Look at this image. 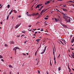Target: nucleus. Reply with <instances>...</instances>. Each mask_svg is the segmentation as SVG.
<instances>
[{
	"mask_svg": "<svg viewBox=\"0 0 74 74\" xmlns=\"http://www.w3.org/2000/svg\"><path fill=\"white\" fill-rule=\"evenodd\" d=\"M62 14H63L64 15V16L63 18L64 19H68V18H69V19L70 18H69V17L67 16V14H64V13H62Z\"/></svg>",
	"mask_w": 74,
	"mask_h": 74,
	"instance_id": "f257e3e1",
	"label": "nucleus"
},
{
	"mask_svg": "<svg viewBox=\"0 0 74 74\" xmlns=\"http://www.w3.org/2000/svg\"><path fill=\"white\" fill-rule=\"evenodd\" d=\"M47 48V46H46L45 47V49L43 50V51L41 53V54H43L45 52V50H46V48Z\"/></svg>",
	"mask_w": 74,
	"mask_h": 74,
	"instance_id": "f03ea898",
	"label": "nucleus"
},
{
	"mask_svg": "<svg viewBox=\"0 0 74 74\" xmlns=\"http://www.w3.org/2000/svg\"><path fill=\"white\" fill-rule=\"evenodd\" d=\"M74 42V36L73 38L71 40V42L72 43V44H73V42Z\"/></svg>",
	"mask_w": 74,
	"mask_h": 74,
	"instance_id": "7ed1b4c3",
	"label": "nucleus"
},
{
	"mask_svg": "<svg viewBox=\"0 0 74 74\" xmlns=\"http://www.w3.org/2000/svg\"><path fill=\"white\" fill-rule=\"evenodd\" d=\"M67 18L65 19L66 22H70V21H71V20H70V19H69L68 20H67Z\"/></svg>",
	"mask_w": 74,
	"mask_h": 74,
	"instance_id": "20e7f679",
	"label": "nucleus"
},
{
	"mask_svg": "<svg viewBox=\"0 0 74 74\" xmlns=\"http://www.w3.org/2000/svg\"><path fill=\"white\" fill-rule=\"evenodd\" d=\"M17 48H18V47H15L13 49V50L15 51V52H16V49H18Z\"/></svg>",
	"mask_w": 74,
	"mask_h": 74,
	"instance_id": "39448f33",
	"label": "nucleus"
},
{
	"mask_svg": "<svg viewBox=\"0 0 74 74\" xmlns=\"http://www.w3.org/2000/svg\"><path fill=\"white\" fill-rule=\"evenodd\" d=\"M56 57H55V56H54V64L55 65H56Z\"/></svg>",
	"mask_w": 74,
	"mask_h": 74,
	"instance_id": "423d86ee",
	"label": "nucleus"
},
{
	"mask_svg": "<svg viewBox=\"0 0 74 74\" xmlns=\"http://www.w3.org/2000/svg\"><path fill=\"white\" fill-rule=\"evenodd\" d=\"M21 25L20 24L18 25H16L15 27V29H17V28H18V27H19V26H20V25Z\"/></svg>",
	"mask_w": 74,
	"mask_h": 74,
	"instance_id": "0eeeda50",
	"label": "nucleus"
},
{
	"mask_svg": "<svg viewBox=\"0 0 74 74\" xmlns=\"http://www.w3.org/2000/svg\"><path fill=\"white\" fill-rule=\"evenodd\" d=\"M45 11H46L45 10L44 11V10H42V11L41 12H40V14H42V13L43 12H45Z\"/></svg>",
	"mask_w": 74,
	"mask_h": 74,
	"instance_id": "6e6552de",
	"label": "nucleus"
},
{
	"mask_svg": "<svg viewBox=\"0 0 74 74\" xmlns=\"http://www.w3.org/2000/svg\"><path fill=\"white\" fill-rule=\"evenodd\" d=\"M43 7H44L43 6H42L40 9H38L39 10V11H41V9H42Z\"/></svg>",
	"mask_w": 74,
	"mask_h": 74,
	"instance_id": "1a4fd4ad",
	"label": "nucleus"
},
{
	"mask_svg": "<svg viewBox=\"0 0 74 74\" xmlns=\"http://www.w3.org/2000/svg\"><path fill=\"white\" fill-rule=\"evenodd\" d=\"M10 44H14V42L13 41L10 42Z\"/></svg>",
	"mask_w": 74,
	"mask_h": 74,
	"instance_id": "9d476101",
	"label": "nucleus"
},
{
	"mask_svg": "<svg viewBox=\"0 0 74 74\" xmlns=\"http://www.w3.org/2000/svg\"><path fill=\"white\" fill-rule=\"evenodd\" d=\"M37 8H40V6H39L38 5L36 7V9H37Z\"/></svg>",
	"mask_w": 74,
	"mask_h": 74,
	"instance_id": "9b49d317",
	"label": "nucleus"
},
{
	"mask_svg": "<svg viewBox=\"0 0 74 74\" xmlns=\"http://www.w3.org/2000/svg\"><path fill=\"white\" fill-rule=\"evenodd\" d=\"M13 10V9L11 10V12H10V13L9 14V15H11V13H12V10Z\"/></svg>",
	"mask_w": 74,
	"mask_h": 74,
	"instance_id": "f8f14e48",
	"label": "nucleus"
},
{
	"mask_svg": "<svg viewBox=\"0 0 74 74\" xmlns=\"http://www.w3.org/2000/svg\"><path fill=\"white\" fill-rule=\"evenodd\" d=\"M31 15H33V16H34V15H36V13H33L32 14H31Z\"/></svg>",
	"mask_w": 74,
	"mask_h": 74,
	"instance_id": "ddd939ff",
	"label": "nucleus"
},
{
	"mask_svg": "<svg viewBox=\"0 0 74 74\" xmlns=\"http://www.w3.org/2000/svg\"><path fill=\"white\" fill-rule=\"evenodd\" d=\"M58 70L59 71H60V70H61V67H60L59 68Z\"/></svg>",
	"mask_w": 74,
	"mask_h": 74,
	"instance_id": "4468645a",
	"label": "nucleus"
},
{
	"mask_svg": "<svg viewBox=\"0 0 74 74\" xmlns=\"http://www.w3.org/2000/svg\"><path fill=\"white\" fill-rule=\"evenodd\" d=\"M9 16L10 15H9L8 16L7 18V20H8V18Z\"/></svg>",
	"mask_w": 74,
	"mask_h": 74,
	"instance_id": "2eb2a0df",
	"label": "nucleus"
},
{
	"mask_svg": "<svg viewBox=\"0 0 74 74\" xmlns=\"http://www.w3.org/2000/svg\"><path fill=\"white\" fill-rule=\"evenodd\" d=\"M14 13H17V11H16L15 10H14Z\"/></svg>",
	"mask_w": 74,
	"mask_h": 74,
	"instance_id": "dca6fc26",
	"label": "nucleus"
},
{
	"mask_svg": "<svg viewBox=\"0 0 74 74\" xmlns=\"http://www.w3.org/2000/svg\"><path fill=\"white\" fill-rule=\"evenodd\" d=\"M49 1H47V4H49V3H51V2H50Z\"/></svg>",
	"mask_w": 74,
	"mask_h": 74,
	"instance_id": "f3484780",
	"label": "nucleus"
},
{
	"mask_svg": "<svg viewBox=\"0 0 74 74\" xmlns=\"http://www.w3.org/2000/svg\"><path fill=\"white\" fill-rule=\"evenodd\" d=\"M69 2H71V3H73V1H68L67 3H69Z\"/></svg>",
	"mask_w": 74,
	"mask_h": 74,
	"instance_id": "a211bd4d",
	"label": "nucleus"
},
{
	"mask_svg": "<svg viewBox=\"0 0 74 74\" xmlns=\"http://www.w3.org/2000/svg\"><path fill=\"white\" fill-rule=\"evenodd\" d=\"M9 66L10 67H12V66L11 65H9Z\"/></svg>",
	"mask_w": 74,
	"mask_h": 74,
	"instance_id": "6ab92c4d",
	"label": "nucleus"
},
{
	"mask_svg": "<svg viewBox=\"0 0 74 74\" xmlns=\"http://www.w3.org/2000/svg\"><path fill=\"white\" fill-rule=\"evenodd\" d=\"M68 67L69 69V70H71V69H70V67H69V65H68Z\"/></svg>",
	"mask_w": 74,
	"mask_h": 74,
	"instance_id": "aec40b11",
	"label": "nucleus"
},
{
	"mask_svg": "<svg viewBox=\"0 0 74 74\" xmlns=\"http://www.w3.org/2000/svg\"><path fill=\"white\" fill-rule=\"evenodd\" d=\"M3 57L1 55H0V58H3Z\"/></svg>",
	"mask_w": 74,
	"mask_h": 74,
	"instance_id": "412c9836",
	"label": "nucleus"
},
{
	"mask_svg": "<svg viewBox=\"0 0 74 74\" xmlns=\"http://www.w3.org/2000/svg\"><path fill=\"white\" fill-rule=\"evenodd\" d=\"M10 5H8V8H10Z\"/></svg>",
	"mask_w": 74,
	"mask_h": 74,
	"instance_id": "4be33fe9",
	"label": "nucleus"
},
{
	"mask_svg": "<svg viewBox=\"0 0 74 74\" xmlns=\"http://www.w3.org/2000/svg\"><path fill=\"white\" fill-rule=\"evenodd\" d=\"M38 5L39 6V7H40V6H41V5H42V4H39V5Z\"/></svg>",
	"mask_w": 74,
	"mask_h": 74,
	"instance_id": "5701e85b",
	"label": "nucleus"
},
{
	"mask_svg": "<svg viewBox=\"0 0 74 74\" xmlns=\"http://www.w3.org/2000/svg\"><path fill=\"white\" fill-rule=\"evenodd\" d=\"M50 65H51V66H52V63H51V61H50Z\"/></svg>",
	"mask_w": 74,
	"mask_h": 74,
	"instance_id": "b1692460",
	"label": "nucleus"
},
{
	"mask_svg": "<svg viewBox=\"0 0 74 74\" xmlns=\"http://www.w3.org/2000/svg\"><path fill=\"white\" fill-rule=\"evenodd\" d=\"M37 51H37L35 53V56H36V55L37 54Z\"/></svg>",
	"mask_w": 74,
	"mask_h": 74,
	"instance_id": "393cba45",
	"label": "nucleus"
},
{
	"mask_svg": "<svg viewBox=\"0 0 74 74\" xmlns=\"http://www.w3.org/2000/svg\"><path fill=\"white\" fill-rule=\"evenodd\" d=\"M63 27H67V26H66L65 25H63Z\"/></svg>",
	"mask_w": 74,
	"mask_h": 74,
	"instance_id": "a878e982",
	"label": "nucleus"
},
{
	"mask_svg": "<svg viewBox=\"0 0 74 74\" xmlns=\"http://www.w3.org/2000/svg\"><path fill=\"white\" fill-rule=\"evenodd\" d=\"M64 11H67V10L66 9H64Z\"/></svg>",
	"mask_w": 74,
	"mask_h": 74,
	"instance_id": "bb28decb",
	"label": "nucleus"
},
{
	"mask_svg": "<svg viewBox=\"0 0 74 74\" xmlns=\"http://www.w3.org/2000/svg\"><path fill=\"white\" fill-rule=\"evenodd\" d=\"M40 39H37V40H36V41H40Z\"/></svg>",
	"mask_w": 74,
	"mask_h": 74,
	"instance_id": "cd10ccee",
	"label": "nucleus"
},
{
	"mask_svg": "<svg viewBox=\"0 0 74 74\" xmlns=\"http://www.w3.org/2000/svg\"><path fill=\"white\" fill-rule=\"evenodd\" d=\"M28 31H29V32H32V29H31L30 30L28 29Z\"/></svg>",
	"mask_w": 74,
	"mask_h": 74,
	"instance_id": "c85d7f7f",
	"label": "nucleus"
},
{
	"mask_svg": "<svg viewBox=\"0 0 74 74\" xmlns=\"http://www.w3.org/2000/svg\"><path fill=\"white\" fill-rule=\"evenodd\" d=\"M26 42H27V41L26 40L24 42V44H26Z\"/></svg>",
	"mask_w": 74,
	"mask_h": 74,
	"instance_id": "c756f323",
	"label": "nucleus"
},
{
	"mask_svg": "<svg viewBox=\"0 0 74 74\" xmlns=\"http://www.w3.org/2000/svg\"><path fill=\"white\" fill-rule=\"evenodd\" d=\"M71 55L72 58H74V55L73 56V55Z\"/></svg>",
	"mask_w": 74,
	"mask_h": 74,
	"instance_id": "7c9ffc66",
	"label": "nucleus"
},
{
	"mask_svg": "<svg viewBox=\"0 0 74 74\" xmlns=\"http://www.w3.org/2000/svg\"><path fill=\"white\" fill-rule=\"evenodd\" d=\"M21 17V15H19L18 16V18H20Z\"/></svg>",
	"mask_w": 74,
	"mask_h": 74,
	"instance_id": "2f4dec72",
	"label": "nucleus"
},
{
	"mask_svg": "<svg viewBox=\"0 0 74 74\" xmlns=\"http://www.w3.org/2000/svg\"><path fill=\"white\" fill-rule=\"evenodd\" d=\"M2 7H3V5H1V6L0 7V8H1H1H2Z\"/></svg>",
	"mask_w": 74,
	"mask_h": 74,
	"instance_id": "473e14b6",
	"label": "nucleus"
},
{
	"mask_svg": "<svg viewBox=\"0 0 74 74\" xmlns=\"http://www.w3.org/2000/svg\"><path fill=\"white\" fill-rule=\"evenodd\" d=\"M5 47H8V45H7L6 44H5Z\"/></svg>",
	"mask_w": 74,
	"mask_h": 74,
	"instance_id": "72a5a7b5",
	"label": "nucleus"
},
{
	"mask_svg": "<svg viewBox=\"0 0 74 74\" xmlns=\"http://www.w3.org/2000/svg\"><path fill=\"white\" fill-rule=\"evenodd\" d=\"M55 20L56 21V22H57V19L56 18H54Z\"/></svg>",
	"mask_w": 74,
	"mask_h": 74,
	"instance_id": "f704fd0d",
	"label": "nucleus"
},
{
	"mask_svg": "<svg viewBox=\"0 0 74 74\" xmlns=\"http://www.w3.org/2000/svg\"><path fill=\"white\" fill-rule=\"evenodd\" d=\"M20 36H21V35H19V36L17 35V37H19Z\"/></svg>",
	"mask_w": 74,
	"mask_h": 74,
	"instance_id": "c9c22d12",
	"label": "nucleus"
},
{
	"mask_svg": "<svg viewBox=\"0 0 74 74\" xmlns=\"http://www.w3.org/2000/svg\"><path fill=\"white\" fill-rule=\"evenodd\" d=\"M25 36V35H24V34L22 35L21 36V37H22V36Z\"/></svg>",
	"mask_w": 74,
	"mask_h": 74,
	"instance_id": "e433bc0d",
	"label": "nucleus"
},
{
	"mask_svg": "<svg viewBox=\"0 0 74 74\" xmlns=\"http://www.w3.org/2000/svg\"><path fill=\"white\" fill-rule=\"evenodd\" d=\"M38 14H39L38 13H37L36 14V15H38Z\"/></svg>",
	"mask_w": 74,
	"mask_h": 74,
	"instance_id": "4c0bfd02",
	"label": "nucleus"
},
{
	"mask_svg": "<svg viewBox=\"0 0 74 74\" xmlns=\"http://www.w3.org/2000/svg\"><path fill=\"white\" fill-rule=\"evenodd\" d=\"M57 21H59V18H57Z\"/></svg>",
	"mask_w": 74,
	"mask_h": 74,
	"instance_id": "58836bf2",
	"label": "nucleus"
},
{
	"mask_svg": "<svg viewBox=\"0 0 74 74\" xmlns=\"http://www.w3.org/2000/svg\"><path fill=\"white\" fill-rule=\"evenodd\" d=\"M41 30H40V31L41 32H42V31H43V29H41Z\"/></svg>",
	"mask_w": 74,
	"mask_h": 74,
	"instance_id": "ea45409f",
	"label": "nucleus"
},
{
	"mask_svg": "<svg viewBox=\"0 0 74 74\" xmlns=\"http://www.w3.org/2000/svg\"><path fill=\"white\" fill-rule=\"evenodd\" d=\"M31 26H32V25H30L29 26V27H31Z\"/></svg>",
	"mask_w": 74,
	"mask_h": 74,
	"instance_id": "a19ab883",
	"label": "nucleus"
},
{
	"mask_svg": "<svg viewBox=\"0 0 74 74\" xmlns=\"http://www.w3.org/2000/svg\"><path fill=\"white\" fill-rule=\"evenodd\" d=\"M0 24H1V25H2V24H3V23L2 22H1Z\"/></svg>",
	"mask_w": 74,
	"mask_h": 74,
	"instance_id": "79ce46f5",
	"label": "nucleus"
},
{
	"mask_svg": "<svg viewBox=\"0 0 74 74\" xmlns=\"http://www.w3.org/2000/svg\"><path fill=\"white\" fill-rule=\"evenodd\" d=\"M70 48L71 49H72V50H74V49H72V47H71Z\"/></svg>",
	"mask_w": 74,
	"mask_h": 74,
	"instance_id": "37998d69",
	"label": "nucleus"
},
{
	"mask_svg": "<svg viewBox=\"0 0 74 74\" xmlns=\"http://www.w3.org/2000/svg\"><path fill=\"white\" fill-rule=\"evenodd\" d=\"M53 53H55V51H54V49H53Z\"/></svg>",
	"mask_w": 74,
	"mask_h": 74,
	"instance_id": "c03bdc74",
	"label": "nucleus"
},
{
	"mask_svg": "<svg viewBox=\"0 0 74 74\" xmlns=\"http://www.w3.org/2000/svg\"><path fill=\"white\" fill-rule=\"evenodd\" d=\"M45 19L46 20H47V19H48V18H45Z\"/></svg>",
	"mask_w": 74,
	"mask_h": 74,
	"instance_id": "a18cd8bd",
	"label": "nucleus"
},
{
	"mask_svg": "<svg viewBox=\"0 0 74 74\" xmlns=\"http://www.w3.org/2000/svg\"><path fill=\"white\" fill-rule=\"evenodd\" d=\"M40 71H38V74H40Z\"/></svg>",
	"mask_w": 74,
	"mask_h": 74,
	"instance_id": "49530a36",
	"label": "nucleus"
},
{
	"mask_svg": "<svg viewBox=\"0 0 74 74\" xmlns=\"http://www.w3.org/2000/svg\"><path fill=\"white\" fill-rule=\"evenodd\" d=\"M23 55H26V54H25L24 53H23Z\"/></svg>",
	"mask_w": 74,
	"mask_h": 74,
	"instance_id": "de8ad7c7",
	"label": "nucleus"
},
{
	"mask_svg": "<svg viewBox=\"0 0 74 74\" xmlns=\"http://www.w3.org/2000/svg\"><path fill=\"white\" fill-rule=\"evenodd\" d=\"M53 55L54 56H55V53H53Z\"/></svg>",
	"mask_w": 74,
	"mask_h": 74,
	"instance_id": "09e8293b",
	"label": "nucleus"
},
{
	"mask_svg": "<svg viewBox=\"0 0 74 74\" xmlns=\"http://www.w3.org/2000/svg\"><path fill=\"white\" fill-rule=\"evenodd\" d=\"M73 53V55L74 56V53H73V52H72Z\"/></svg>",
	"mask_w": 74,
	"mask_h": 74,
	"instance_id": "8fccbe9b",
	"label": "nucleus"
},
{
	"mask_svg": "<svg viewBox=\"0 0 74 74\" xmlns=\"http://www.w3.org/2000/svg\"><path fill=\"white\" fill-rule=\"evenodd\" d=\"M1 60L2 61V62H4V60H3V59H1Z\"/></svg>",
	"mask_w": 74,
	"mask_h": 74,
	"instance_id": "3c124183",
	"label": "nucleus"
},
{
	"mask_svg": "<svg viewBox=\"0 0 74 74\" xmlns=\"http://www.w3.org/2000/svg\"><path fill=\"white\" fill-rule=\"evenodd\" d=\"M26 14H27V15L28 16H29V15H28V13H26Z\"/></svg>",
	"mask_w": 74,
	"mask_h": 74,
	"instance_id": "603ef678",
	"label": "nucleus"
},
{
	"mask_svg": "<svg viewBox=\"0 0 74 74\" xmlns=\"http://www.w3.org/2000/svg\"><path fill=\"white\" fill-rule=\"evenodd\" d=\"M60 56V54L59 55V56H58V58H59V56Z\"/></svg>",
	"mask_w": 74,
	"mask_h": 74,
	"instance_id": "864d4df0",
	"label": "nucleus"
},
{
	"mask_svg": "<svg viewBox=\"0 0 74 74\" xmlns=\"http://www.w3.org/2000/svg\"><path fill=\"white\" fill-rule=\"evenodd\" d=\"M37 32H35V34H37Z\"/></svg>",
	"mask_w": 74,
	"mask_h": 74,
	"instance_id": "5fc2aeb1",
	"label": "nucleus"
},
{
	"mask_svg": "<svg viewBox=\"0 0 74 74\" xmlns=\"http://www.w3.org/2000/svg\"><path fill=\"white\" fill-rule=\"evenodd\" d=\"M37 29H33L34 31H35V30H36Z\"/></svg>",
	"mask_w": 74,
	"mask_h": 74,
	"instance_id": "6e6d98bb",
	"label": "nucleus"
},
{
	"mask_svg": "<svg viewBox=\"0 0 74 74\" xmlns=\"http://www.w3.org/2000/svg\"><path fill=\"white\" fill-rule=\"evenodd\" d=\"M22 33H25V32H24L23 31H22Z\"/></svg>",
	"mask_w": 74,
	"mask_h": 74,
	"instance_id": "4d7b16f0",
	"label": "nucleus"
},
{
	"mask_svg": "<svg viewBox=\"0 0 74 74\" xmlns=\"http://www.w3.org/2000/svg\"><path fill=\"white\" fill-rule=\"evenodd\" d=\"M60 42H61V43H63V42H62V41H61V40H60Z\"/></svg>",
	"mask_w": 74,
	"mask_h": 74,
	"instance_id": "13d9d810",
	"label": "nucleus"
},
{
	"mask_svg": "<svg viewBox=\"0 0 74 74\" xmlns=\"http://www.w3.org/2000/svg\"><path fill=\"white\" fill-rule=\"evenodd\" d=\"M33 36H36V34H34V35H33Z\"/></svg>",
	"mask_w": 74,
	"mask_h": 74,
	"instance_id": "bf43d9fd",
	"label": "nucleus"
},
{
	"mask_svg": "<svg viewBox=\"0 0 74 74\" xmlns=\"http://www.w3.org/2000/svg\"><path fill=\"white\" fill-rule=\"evenodd\" d=\"M39 17H40V16L36 18V19H38V18Z\"/></svg>",
	"mask_w": 74,
	"mask_h": 74,
	"instance_id": "052dcab7",
	"label": "nucleus"
},
{
	"mask_svg": "<svg viewBox=\"0 0 74 74\" xmlns=\"http://www.w3.org/2000/svg\"><path fill=\"white\" fill-rule=\"evenodd\" d=\"M63 42H65V40H63Z\"/></svg>",
	"mask_w": 74,
	"mask_h": 74,
	"instance_id": "680f3d73",
	"label": "nucleus"
},
{
	"mask_svg": "<svg viewBox=\"0 0 74 74\" xmlns=\"http://www.w3.org/2000/svg\"><path fill=\"white\" fill-rule=\"evenodd\" d=\"M46 4H47V3H45V5H46Z\"/></svg>",
	"mask_w": 74,
	"mask_h": 74,
	"instance_id": "e2e57ef3",
	"label": "nucleus"
},
{
	"mask_svg": "<svg viewBox=\"0 0 74 74\" xmlns=\"http://www.w3.org/2000/svg\"><path fill=\"white\" fill-rule=\"evenodd\" d=\"M47 74H49V73H48V71H47Z\"/></svg>",
	"mask_w": 74,
	"mask_h": 74,
	"instance_id": "0e129e2a",
	"label": "nucleus"
},
{
	"mask_svg": "<svg viewBox=\"0 0 74 74\" xmlns=\"http://www.w3.org/2000/svg\"><path fill=\"white\" fill-rule=\"evenodd\" d=\"M72 36H73V35H71V36H71L70 37H71H71Z\"/></svg>",
	"mask_w": 74,
	"mask_h": 74,
	"instance_id": "69168bd1",
	"label": "nucleus"
},
{
	"mask_svg": "<svg viewBox=\"0 0 74 74\" xmlns=\"http://www.w3.org/2000/svg\"><path fill=\"white\" fill-rule=\"evenodd\" d=\"M72 70H73V71H74V69H72Z\"/></svg>",
	"mask_w": 74,
	"mask_h": 74,
	"instance_id": "338daca9",
	"label": "nucleus"
},
{
	"mask_svg": "<svg viewBox=\"0 0 74 74\" xmlns=\"http://www.w3.org/2000/svg\"><path fill=\"white\" fill-rule=\"evenodd\" d=\"M10 74H11V72H10Z\"/></svg>",
	"mask_w": 74,
	"mask_h": 74,
	"instance_id": "774afa93",
	"label": "nucleus"
}]
</instances>
